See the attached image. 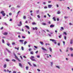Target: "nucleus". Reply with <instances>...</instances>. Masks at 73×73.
<instances>
[{
  "label": "nucleus",
  "mask_w": 73,
  "mask_h": 73,
  "mask_svg": "<svg viewBox=\"0 0 73 73\" xmlns=\"http://www.w3.org/2000/svg\"><path fill=\"white\" fill-rule=\"evenodd\" d=\"M70 50H73V48H70Z\"/></svg>",
  "instance_id": "nucleus-35"
},
{
  "label": "nucleus",
  "mask_w": 73,
  "mask_h": 73,
  "mask_svg": "<svg viewBox=\"0 0 73 73\" xmlns=\"http://www.w3.org/2000/svg\"><path fill=\"white\" fill-rule=\"evenodd\" d=\"M21 49L22 50H24V47H23V46L21 47Z\"/></svg>",
  "instance_id": "nucleus-34"
},
{
  "label": "nucleus",
  "mask_w": 73,
  "mask_h": 73,
  "mask_svg": "<svg viewBox=\"0 0 73 73\" xmlns=\"http://www.w3.org/2000/svg\"><path fill=\"white\" fill-rule=\"evenodd\" d=\"M19 41L20 42H22V43H23V41H24V40H19Z\"/></svg>",
  "instance_id": "nucleus-17"
},
{
  "label": "nucleus",
  "mask_w": 73,
  "mask_h": 73,
  "mask_svg": "<svg viewBox=\"0 0 73 73\" xmlns=\"http://www.w3.org/2000/svg\"><path fill=\"white\" fill-rule=\"evenodd\" d=\"M13 73H16V72L15 71H13Z\"/></svg>",
  "instance_id": "nucleus-57"
},
{
  "label": "nucleus",
  "mask_w": 73,
  "mask_h": 73,
  "mask_svg": "<svg viewBox=\"0 0 73 73\" xmlns=\"http://www.w3.org/2000/svg\"><path fill=\"white\" fill-rule=\"evenodd\" d=\"M64 34L65 35H67V34H66V33L64 32Z\"/></svg>",
  "instance_id": "nucleus-32"
},
{
  "label": "nucleus",
  "mask_w": 73,
  "mask_h": 73,
  "mask_svg": "<svg viewBox=\"0 0 73 73\" xmlns=\"http://www.w3.org/2000/svg\"><path fill=\"white\" fill-rule=\"evenodd\" d=\"M1 14H2V15L3 16H5V13H4V11H2L1 12Z\"/></svg>",
  "instance_id": "nucleus-1"
},
{
  "label": "nucleus",
  "mask_w": 73,
  "mask_h": 73,
  "mask_svg": "<svg viewBox=\"0 0 73 73\" xmlns=\"http://www.w3.org/2000/svg\"><path fill=\"white\" fill-rule=\"evenodd\" d=\"M23 19H26V16H23Z\"/></svg>",
  "instance_id": "nucleus-30"
},
{
  "label": "nucleus",
  "mask_w": 73,
  "mask_h": 73,
  "mask_svg": "<svg viewBox=\"0 0 73 73\" xmlns=\"http://www.w3.org/2000/svg\"><path fill=\"white\" fill-rule=\"evenodd\" d=\"M56 67L57 68H58V69H60V67L59 66H56Z\"/></svg>",
  "instance_id": "nucleus-39"
},
{
  "label": "nucleus",
  "mask_w": 73,
  "mask_h": 73,
  "mask_svg": "<svg viewBox=\"0 0 73 73\" xmlns=\"http://www.w3.org/2000/svg\"><path fill=\"white\" fill-rule=\"evenodd\" d=\"M28 63L29 64V65L30 66H32V65H31V64H30V62H28Z\"/></svg>",
  "instance_id": "nucleus-24"
},
{
  "label": "nucleus",
  "mask_w": 73,
  "mask_h": 73,
  "mask_svg": "<svg viewBox=\"0 0 73 73\" xmlns=\"http://www.w3.org/2000/svg\"><path fill=\"white\" fill-rule=\"evenodd\" d=\"M50 41H52V42H54V41H56V40H55L54 39H50Z\"/></svg>",
  "instance_id": "nucleus-10"
},
{
  "label": "nucleus",
  "mask_w": 73,
  "mask_h": 73,
  "mask_svg": "<svg viewBox=\"0 0 73 73\" xmlns=\"http://www.w3.org/2000/svg\"><path fill=\"white\" fill-rule=\"evenodd\" d=\"M9 21H12V19H10Z\"/></svg>",
  "instance_id": "nucleus-44"
},
{
  "label": "nucleus",
  "mask_w": 73,
  "mask_h": 73,
  "mask_svg": "<svg viewBox=\"0 0 73 73\" xmlns=\"http://www.w3.org/2000/svg\"><path fill=\"white\" fill-rule=\"evenodd\" d=\"M61 36H62L61 35H60V36H59V38H61Z\"/></svg>",
  "instance_id": "nucleus-55"
},
{
  "label": "nucleus",
  "mask_w": 73,
  "mask_h": 73,
  "mask_svg": "<svg viewBox=\"0 0 73 73\" xmlns=\"http://www.w3.org/2000/svg\"><path fill=\"white\" fill-rule=\"evenodd\" d=\"M7 45H8V46H9L10 45V44H7Z\"/></svg>",
  "instance_id": "nucleus-50"
},
{
  "label": "nucleus",
  "mask_w": 73,
  "mask_h": 73,
  "mask_svg": "<svg viewBox=\"0 0 73 73\" xmlns=\"http://www.w3.org/2000/svg\"><path fill=\"white\" fill-rule=\"evenodd\" d=\"M6 61H7V62H9V60L8 59H6Z\"/></svg>",
  "instance_id": "nucleus-27"
},
{
  "label": "nucleus",
  "mask_w": 73,
  "mask_h": 73,
  "mask_svg": "<svg viewBox=\"0 0 73 73\" xmlns=\"http://www.w3.org/2000/svg\"><path fill=\"white\" fill-rule=\"evenodd\" d=\"M64 19H68V17H66V16H65V17H64Z\"/></svg>",
  "instance_id": "nucleus-31"
},
{
  "label": "nucleus",
  "mask_w": 73,
  "mask_h": 73,
  "mask_svg": "<svg viewBox=\"0 0 73 73\" xmlns=\"http://www.w3.org/2000/svg\"><path fill=\"white\" fill-rule=\"evenodd\" d=\"M30 54H33L34 52L33 51H31L30 52Z\"/></svg>",
  "instance_id": "nucleus-16"
},
{
  "label": "nucleus",
  "mask_w": 73,
  "mask_h": 73,
  "mask_svg": "<svg viewBox=\"0 0 73 73\" xmlns=\"http://www.w3.org/2000/svg\"><path fill=\"white\" fill-rule=\"evenodd\" d=\"M33 66H35V67H36V66H36V65L35 64H33Z\"/></svg>",
  "instance_id": "nucleus-37"
},
{
  "label": "nucleus",
  "mask_w": 73,
  "mask_h": 73,
  "mask_svg": "<svg viewBox=\"0 0 73 73\" xmlns=\"http://www.w3.org/2000/svg\"><path fill=\"white\" fill-rule=\"evenodd\" d=\"M49 45L50 44H48V43H46L45 45Z\"/></svg>",
  "instance_id": "nucleus-48"
},
{
  "label": "nucleus",
  "mask_w": 73,
  "mask_h": 73,
  "mask_svg": "<svg viewBox=\"0 0 73 73\" xmlns=\"http://www.w3.org/2000/svg\"><path fill=\"white\" fill-rule=\"evenodd\" d=\"M49 49H50V52H52V48H51L50 47Z\"/></svg>",
  "instance_id": "nucleus-21"
},
{
  "label": "nucleus",
  "mask_w": 73,
  "mask_h": 73,
  "mask_svg": "<svg viewBox=\"0 0 73 73\" xmlns=\"http://www.w3.org/2000/svg\"><path fill=\"white\" fill-rule=\"evenodd\" d=\"M1 30L3 29V27H1Z\"/></svg>",
  "instance_id": "nucleus-62"
},
{
  "label": "nucleus",
  "mask_w": 73,
  "mask_h": 73,
  "mask_svg": "<svg viewBox=\"0 0 73 73\" xmlns=\"http://www.w3.org/2000/svg\"><path fill=\"white\" fill-rule=\"evenodd\" d=\"M41 48H42V50H43L46 51V49H45V48L43 47H42Z\"/></svg>",
  "instance_id": "nucleus-6"
},
{
  "label": "nucleus",
  "mask_w": 73,
  "mask_h": 73,
  "mask_svg": "<svg viewBox=\"0 0 73 73\" xmlns=\"http://www.w3.org/2000/svg\"><path fill=\"white\" fill-rule=\"evenodd\" d=\"M9 15H12V13H9Z\"/></svg>",
  "instance_id": "nucleus-43"
},
{
  "label": "nucleus",
  "mask_w": 73,
  "mask_h": 73,
  "mask_svg": "<svg viewBox=\"0 0 73 73\" xmlns=\"http://www.w3.org/2000/svg\"><path fill=\"white\" fill-rule=\"evenodd\" d=\"M7 50L8 52H9V53H11V51H10L9 50Z\"/></svg>",
  "instance_id": "nucleus-54"
},
{
  "label": "nucleus",
  "mask_w": 73,
  "mask_h": 73,
  "mask_svg": "<svg viewBox=\"0 0 73 73\" xmlns=\"http://www.w3.org/2000/svg\"><path fill=\"white\" fill-rule=\"evenodd\" d=\"M22 38H25V37L24 36H22Z\"/></svg>",
  "instance_id": "nucleus-42"
},
{
  "label": "nucleus",
  "mask_w": 73,
  "mask_h": 73,
  "mask_svg": "<svg viewBox=\"0 0 73 73\" xmlns=\"http://www.w3.org/2000/svg\"><path fill=\"white\" fill-rule=\"evenodd\" d=\"M53 20H54V21H56V19L55 17H53Z\"/></svg>",
  "instance_id": "nucleus-15"
},
{
  "label": "nucleus",
  "mask_w": 73,
  "mask_h": 73,
  "mask_svg": "<svg viewBox=\"0 0 73 73\" xmlns=\"http://www.w3.org/2000/svg\"><path fill=\"white\" fill-rule=\"evenodd\" d=\"M3 35H5V36H6L7 35H8V33L5 32L3 34Z\"/></svg>",
  "instance_id": "nucleus-7"
},
{
  "label": "nucleus",
  "mask_w": 73,
  "mask_h": 73,
  "mask_svg": "<svg viewBox=\"0 0 73 73\" xmlns=\"http://www.w3.org/2000/svg\"><path fill=\"white\" fill-rule=\"evenodd\" d=\"M37 58H40V56L38 55V56H37Z\"/></svg>",
  "instance_id": "nucleus-58"
},
{
  "label": "nucleus",
  "mask_w": 73,
  "mask_h": 73,
  "mask_svg": "<svg viewBox=\"0 0 73 73\" xmlns=\"http://www.w3.org/2000/svg\"><path fill=\"white\" fill-rule=\"evenodd\" d=\"M54 27V25H51L50 26V28H53V27Z\"/></svg>",
  "instance_id": "nucleus-8"
},
{
  "label": "nucleus",
  "mask_w": 73,
  "mask_h": 73,
  "mask_svg": "<svg viewBox=\"0 0 73 73\" xmlns=\"http://www.w3.org/2000/svg\"><path fill=\"white\" fill-rule=\"evenodd\" d=\"M35 58V57L33 56H31V57L30 58V59H33V58Z\"/></svg>",
  "instance_id": "nucleus-14"
},
{
  "label": "nucleus",
  "mask_w": 73,
  "mask_h": 73,
  "mask_svg": "<svg viewBox=\"0 0 73 73\" xmlns=\"http://www.w3.org/2000/svg\"><path fill=\"white\" fill-rule=\"evenodd\" d=\"M65 40H66V36H65L64 37Z\"/></svg>",
  "instance_id": "nucleus-38"
},
{
  "label": "nucleus",
  "mask_w": 73,
  "mask_h": 73,
  "mask_svg": "<svg viewBox=\"0 0 73 73\" xmlns=\"http://www.w3.org/2000/svg\"><path fill=\"white\" fill-rule=\"evenodd\" d=\"M38 12H39V10H38L37 11L36 13H38Z\"/></svg>",
  "instance_id": "nucleus-51"
},
{
  "label": "nucleus",
  "mask_w": 73,
  "mask_h": 73,
  "mask_svg": "<svg viewBox=\"0 0 73 73\" xmlns=\"http://www.w3.org/2000/svg\"><path fill=\"white\" fill-rule=\"evenodd\" d=\"M23 57L25 58H27V57L25 56H23Z\"/></svg>",
  "instance_id": "nucleus-52"
},
{
  "label": "nucleus",
  "mask_w": 73,
  "mask_h": 73,
  "mask_svg": "<svg viewBox=\"0 0 73 73\" xmlns=\"http://www.w3.org/2000/svg\"><path fill=\"white\" fill-rule=\"evenodd\" d=\"M31 60L32 61H36V60L35 59H31Z\"/></svg>",
  "instance_id": "nucleus-12"
},
{
  "label": "nucleus",
  "mask_w": 73,
  "mask_h": 73,
  "mask_svg": "<svg viewBox=\"0 0 73 73\" xmlns=\"http://www.w3.org/2000/svg\"><path fill=\"white\" fill-rule=\"evenodd\" d=\"M38 51H37L35 52V53H36V54H37V53H38Z\"/></svg>",
  "instance_id": "nucleus-47"
},
{
  "label": "nucleus",
  "mask_w": 73,
  "mask_h": 73,
  "mask_svg": "<svg viewBox=\"0 0 73 73\" xmlns=\"http://www.w3.org/2000/svg\"><path fill=\"white\" fill-rule=\"evenodd\" d=\"M63 43L64 45H65V42H64V41H63Z\"/></svg>",
  "instance_id": "nucleus-61"
},
{
  "label": "nucleus",
  "mask_w": 73,
  "mask_h": 73,
  "mask_svg": "<svg viewBox=\"0 0 73 73\" xmlns=\"http://www.w3.org/2000/svg\"><path fill=\"white\" fill-rule=\"evenodd\" d=\"M35 30H37V29H38L37 28V27H35Z\"/></svg>",
  "instance_id": "nucleus-33"
},
{
  "label": "nucleus",
  "mask_w": 73,
  "mask_h": 73,
  "mask_svg": "<svg viewBox=\"0 0 73 73\" xmlns=\"http://www.w3.org/2000/svg\"><path fill=\"white\" fill-rule=\"evenodd\" d=\"M57 13V14H60V11H58Z\"/></svg>",
  "instance_id": "nucleus-20"
},
{
  "label": "nucleus",
  "mask_w": 73,
  "mask_h": 73,
  "mask_svg": "<svg viewBox=\"0 0 73 73\" xmlns=\"http://www.w3.org/2000/svg\"><path fill=\"white\" fill-rule=\"evenodd\" d=\"M12 45H15V43H12Z\"/></svg>",
  "instance_id": "nucleus-59"
},
{
  "label": "nucleus",
  "mask_w": 73,
  "mask_h": 73,
  "mask_svg": "<svg viewBox=\"0 0 73 73\" xmlns=\"http://www.w3.org/2000/svg\"><path fill=\"white\" fill-rule=\"evenodd\" d=\"M29 51H31V50H32V49H31V48H29Z\"/></svg>",
  "instance_id": "nucleus-41"
},
{
  "label": "nucleus",
  "mask_w": 73,
  "mask_h": 73,
  "mask_svg": "<svg viewBox=\"0 0 73 73\" xmlns=\"http://www.w3.org/2000/svg\"><path fill=\"white\" fill-rule=\"evenodd\" d=\"M34 48H36V49H37V47L36 46H34Z\"/></svg>",
  "instance_id": "nucleus-46"
},
{
  "label": "nucleus",
  "mask_w": 73,
  "mask_h": 73,
  "mask_svg": "<svg viewBox=\"0 0 73 73\" xmlns=\"http://www.w3.org/2000/svg\"><path fill=\"white\" fill-rule=\"evenodd\" d=\"M51 66H52L53 65V62H51Z\"/></svg>",
  "instance_id": "nucleus-28"
},
{
  "label": "nucleus",
  "mask_w": 73,
  "mask_h": 73,
  "mask_svg": "<svg viewBox=\"0 0 73 73\" xmlns=\"http://www.w3.org/2000/svg\"><path fill=\"white\" fill-rule=\"evenodd\" d=\"M71 56H72V57H73V54H72L71 55Z\"/></svg>",
  "instance_id": "nucleus-63"
},
{
  "label": "nucleus",
  "mask_w": 73,
  "mask_h": 73,
  "mask_svg": "<svg viewBox=\"0 0 73 73\" xmlns=\"http://www.w3.org/2000/svg\"><path fill=\"white\" fill-rule=\"evenodd\" d=\"M40 42L41 44V45H43V42L40 41Z\"/></svg>",
  "instance_id": "nucleus-23"
},
{
  "label": "nucleus",
  "mask_w": 73,
  "mask_h": 73,
  "mask_svg": "<svg viewBox=\"0 0 73 73\" xmlns=\"http://www.w3.org/2000/svg\"><path fill=\"white\" fill-rule=\"evenodd\" d=\"M37 17H38V18L39 19H40V15H38Z\"/></svg>",
  "instance_id": "nucleus-29"
},
{
  "label": "nucleus",
  "mask_w": 73,
  "mask_h": 73,
  "mask_svg": "<svg viewBox=\"0 0 73 73\" xmlns=\"http://www.w3.org/2000/svg\"><path fill=\"white\" fill-rule=\"evenodd\" d=\"M46 31L47 32H49V31L48 29L46 30Z\"/></svg>",
  "instance_id": "nucleus-49"
},
{
  "label": "nucleus",
  "mask_w": 73,
  "mask_h": 73,
  "mask_svg": "<svg viewBox=\"0 0 73 73\" xmlns=\"http://www.w3.org/2000/svg\"><path fill=\"white\" fill-rule=\"evenodd\" d=\"M58 46H60V43H58Z\"/></svg>",
  "instance_id": "nucleus-53"
},
{
  "label": "nucleus",
  "mask_w": 73,
  "mask_h": 73,
  "mask_svg": "<svg viewBox=\"0 0 73 73\" xmlns=\"http://www.w3.org/2000/svg\"><path fill=\"white\" fill-rule=\"evenodd\" d=\"M19 24H18L17 25L18 26V27H21V26L22 25V22L21 21L19 22Z\"/></svg>",
  "instance_id": "nucleus-3"
},
{
  "label": "nucleus",
  "mask_w": 73,
  "mask_h": 73,
  "mask_svg": "<svg viewBox=\"0 0 73 73\" xmlns=\"http://www.w3.org/2000/svg\"><path fill=\"white\" fill-rule=\"evenodd\" d=\"M15 59H16V60H18V61H19V62H20V61H21V60H20V59H19V58H18V57H17V56H16V55L15 54Z\"/></svg>",
  "instance_id": "nucleus-2"
},
{
  "label": "nucleus",
  "mask_w": 73,
  "mask_h": 73,
  "mask_svg": "<svg viewBox=\"0 0 73 73\" xmlns=\"http://www.w3.org/2000/svg\"><path fill=\"white\" fill-rule=\"evenodd\" d=\"M32 25H36V23L35 22H33L32 23Z\"/></svg>",
  "instance_id": "nucleus-18"
},
{
  "label": "nucleus",
  "mask_w": 73,
  "mask_h": 73,
  "mask_svg": "<svg viewBox=\"0 0 73 73\" xmlns=\"http://www.w3.org/2000/svg\"><path fill=\"white\" fill-rule=\"evenodd\" d=\"M57 21H59V19L57 18Z\"/></svg>",
  "instance_id": "nucleus-64"
},
{
  "label": "nucleus",
  "mask_w": 73,
  "mask_h": 73,
  "mask_svg": "<svg viewBox=\"0 0 73 73\" xmlns=\"http://www.w3.org/2000/svg\"><path fill=\"white\" fill-rule=\"evenodd\" d=\"M27 41H25V42H24V45H26V44H27Z\"/></svg>",
  "instance_id": "nucleus-22"
},
{
  "label": "nucleus",
  "mask_w": 73,
  "mask_h": 73,
  "mask_svg": "<svg viewBox=\"0 0 73 73\" xmlns=\"http://www.w3.org/2000/svg\"><path fill=\"white\" fill-rule=\"evenodd\" d=\"M37 70H38V72H40V69H37Z\"/></svg>",
  "instance_id": "nucleus-45"
},
{
  "label": "nucleus",
  "mask_w": 73,
  "mask_h": 73,
  "mask_svg": "<svg viewBox=\"0 0 73 73\" xmlns=\"http://www.w3.org/2000/svg\"><path fill=\"white\" fill-rule=\"evenodd\" d=\"M52 7V5H49L48 6V8H51Z\"/></svg>",
  "instance_id": "nucleus-4"
},
{
  "label": "nucleus",
  "mask_w": 73,
  "mask_h": 73,
  "mask_svg": "<svg viewBox=\"0 0 73 73\" xmlns=\"http://www.w3.org/2000/svg\"><path fill=\"white\" fill-rule=\"evenodd\" d=\"M19 66L21 67V68H23V65H22V64H21V63H19Z\"/></svg>",
  "instance_id": "nucleus-5"
},
{
  "label": "nucleus",
  "mask_w": 73,
  "mask_h": 73,
  "mask_svg": "<svg viewBox=\"0 0 73 73\" xmlns=\"http://www.w3.org/2000/svg\"><path fill=\"white\" fill-rule=\"evenodd\" d=\"M20 57L21 58V59H22V60H23V57H21V56H20Z\"/></svg>",
  "instance_id": "nucleus-60"
},
{
  "label": "nucleus",
  "mask_w": 73,
  "mask_h": 73,
  "mask_svg": "<svg viewBox=\"0 0 73 73\" xmlns=\"http://www.w3.org/2000/svg\"><path fill=\"white\" fill-rule=\"evenodd\" d=\"M4 72H7V70L5 69H4Z\"/></svg>",
  "instance_id": "nucleus-56"
},
{
  "label": "nucleus",
  "mask_w": 73,
  "mask_h": 73,
  "mask_svg": "<svg viewBox=\"0 0 73 73\" xmlns=\"http://www.w3.org/2000/svg\"><path fill=\"white\" fill-rule=\"evenodd\" d=\"M28 68H28V66H26V69L27 70H28Z\"/></svg>",
  "instance_id": "nucleus-26"
},
{
  "label": "nucleus",
  "mask_w": 73,
  "mask_h": 73,
  "mask_svg": "<svg viewBox=\"0 0 73 73\" xmlns=\"http://www.w3.org/2000/svg\"><path fill=\"white\" fill-rule=\"evenodd\" d=\"M25 27H26V28H27L28 29H29V26H28L26 25L25 26Z\"/></svg>",
  "instance_id": "nucleus-9"
},
{
  "label": "nucleus",
  "mask_w": 73,
  "mask_h": 73,
  "mask_svg": "<svg viewBox=\"0 0 73 73\" xmlns=\"http://www.w3.org/2000/svg\"><path fill=\"white\" fill-rule=\"evenodd\" d=\"M61 29H60V31H62V30H64V27H61Z\"/></svg>",
  "instance_id": "nucleus-13"
},
{
  "label": "nucleus",
  "mask_w": 73,
  "mask_h": 73,
  "mask_svg": "<svg viewBox=\"0 0 73 73\" xmlns=\"http://www.w3.org/2000/svg\"><path fill=\"white\" fill-rule=\"evenodd\" d=\"M12 61H13V62H15L16 61V60L14 59H13L11 60Z\"/></svg>",
  "instance_id": "nucleus-19"
},
{
  "label": "nucleus",
  "mask_w": 73,
  "mask_h": 73,
  "mask_svg": "<svg viewBox=\"0 0 73 73\" xmlns=\"http://www.w3.org/2000/svg\"><path fill=\"white\" fill-rule=\"evenodd\" d=\"M3 67L4 68H6V67H7V64H4L3 66Z\"/></svg>",
  "instance_id": "nucleus-11"
},
{
  "label": "nucleus",
  "mask_w": 73,
  "mask_h": 73,
  "mask_svg": "<svg viewBox=\"0 0 73 73\" xmlns=\"http://www.w3.org/2000/svg\"><path fill=\"white\" fill-rule=\"evenodd\" d=\"M72 41H73V40L72 39L71 40V41H70V44H72Z\"/></svg>",
  "instance_id": "nucleus-25"
},
{
  "label": "nucleus",
  "mask_w": 73,
  "mask_h": 73,
  "mask_svg": "<svg viewBox=\"0 0 73 73\" xmlns=\"http://www.w3.org/2000/svg\"><path fill=\"white\" fill-rule=\"evenodd\" d=\"M43 25H46V24L45 23H42Z\"/></svg>",
  "instance_id": "nucleus-40"
},
{
  "label": "nucleus",
  "mask_w": 73,
  "mask_h": 73,
  "mask_svg": "<svg viewBox=\"0 0 73 73\" xmlns=\"http://www.w3.org/2000/svg\"><path fill=\"white\" fill-rule=\"evenodd\" d=\"M2 42L3 43H4V42H5L4 40V39L2 40Z\"/></svg>",
  "instance_id": "nucleus-36"
}]
</instances>
